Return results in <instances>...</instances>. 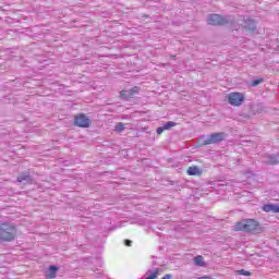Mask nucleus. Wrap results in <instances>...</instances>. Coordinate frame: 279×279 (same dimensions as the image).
Returning <instances> with one entry per match:
<instances>
[{"instance_id":"nucleus-1","label":"nucleus","mask_w":279,"mask_h":279,"mask_svg":"<svg viewBox=\"0 0 279 279\" xmlns=\"http://www.w3.org/2000/svg\"><path fill=\"white\" fill-rule=\"evenodd\" d=\"M235 232H246L250 234H263L265 228L259 225L255 219H243L234 226Z\"/></svg>"},{"instance_id":"nucleus-2","label":"nucleus","mask_w":279,"mask_h":279,"mask_svg":"<svg viewBox=\"0 0 279 279\" xmlns=\"http://www.w3.org/2000/svg\"><path fill=\"white\" fill-rule=\"evenodd\" d=\"M207 23L213 26L232 25L234 19L230 15L209 14L207 16Z\"/></svg>"},{"instance_id":"nucleus-3","label":"nucleus","mask_w":279,"mask_h":279,"mask_svg":"<svg viewBox=\"0 0 279 279\" xmlns=\"http://www.w3.org/2000/svg\"><path fill=\"white\" fill-rule=\"evenodd\" d=\"M16 239V228L10 223L0 225V241L10 242Z\"/></svg>"},{"instance_id":"nucleus-4","label":"nucleus","mask_w":279,"mask_h":279,"mask_svg":"<svg viewBox=\"0 0 279 279\" xmlns=\"http://www.w3.org/2000/svg\"><path fill=\"white\" fill-rule=\"evenodd\" d=\"M226 138L225 132L211 133L209 135H203L199 140L202 147L206 145H217Z\"/></svg>"},{"instance_id":"nucleus-5","label":"nucleus","mask_w":279,"mask_h":279,"mask_svg":"<svg viewBox=\"0 0 279 279\" xmlns=\"http://www.w3.org/2000/svg\"><path fill=\"white\" fill-rule=\"evenodd\" d=\"M228 101L230 106H235V107L242 106L243 102L245 101V95L239 92L230 93L228 95Z\"/></svg>"},{"instance_id":"nucleus-6","label":"nucleus","mask_w":279,"mask_h":279,"mask_svg":"<svg viewBox=\"0 0 279 279\" xmlns=\"http://www.w3.org/2000/svg\"><path fill=\"white\" fill-rule=\"evenodd\" d=\"M75 128H90V118L84 113H78L74 117Z\"/></svg>"},{"instance_id":"nucleus-7","label":"nucleus","mask_w":279,"mask_h":279,"mask_svg":"<svg viewBox=\"0 0 279 279\" xmlns=\"http://www.w3.org/2000/svg\"><path fill=\"white\" fill-rule=\"evenodd\" d=\"M134 95H138V87L136 86L128 90H121L120 99H123L124 101H130V99H132Z\"/></svg>"},{"instance_id":"nucleus-8","label":"nucleus","mask_w":279,"mask_h":279,"mask_svg":"<svg viewBox=\"0 0 279 279\" xmlns=\"http://www.w3.org/2000/svg\"><path fill=\"white\" fill-rule=\"evenodd\" d=\"M16 182L21 184H34V177L29 173V171H24L16 178Z\"/></svg>"},{"instance_id":"nucleus-9","label":"nucleus","mask_w":279,"mask_h":279,"mask_svg":"<svg viewBox=\"0 0 279 279\" xmlns=\"http://www.w3.org/2000/svg\"><path fill=\"white\" fill-rule=\"evenodd\" d=\"M279 155L278 154H267L263 157V161L266 163V165H279Z\"/></svg>"},{"instance_id":"nucleus-10","label":"nucleus","mask_w":279,"mask_h":279,"mask_svg":"<svg viewBox=\"0 0 279 279\" xmlns=\"http://www.w3.org/2000/svg\"><path fill=\"white\" fill-rule=\"evenodd\" d=\"M244 29L247 32H256V22L252 19L244 20Z\"/></svg>"},{"instance_id":"nucleus-11","label":"nucleus","mask_w":279,"mask_h":279,"mask_svg":"<svg viewBox=\"0 0 279 279\" xmlns=\"http://www.w3.org/2000/svg\"><path fill=\"white\" fill-rule=\"evenodd\" d=\"M187 175H202V173H204V171L202 169H199V167L197 166H192L189 167L186 170Z\"/></svg>"},{"instance_id":"nucleus-12","label":"nucleus","mask_w":279,"mask_h":279,"mask_svg":"<svg viewBox=\"0 0 279 279\" xmlns=\"http://www.w3.org/2000/svg\"><path fill=\"white\" fill-rule=\"evenodd\" d=\"M58 274V266L51 265L48 268L47 278H56V275Z\"/></svg>"},{"instance_id":"nucleus-13","label":"nucleus","mask_w":279,"mask_h":279,"mask_svg":"<svg viewBox=\"0 0 279 279\" xmlns=\"http://www.w3.org/2000/svg\"><path fill=\"white\" fill-rule=\"evenodd\" d=\"M194 264L196 267H206V262H204V256L202 255L194 257Z\"/></svg>"},{"instance_id":"nucleus-14","label":"nucleus","mask_w":279,"mask_h":279,"mask_svg":"<svg viewBox=\"0 0 279 279\" xmlns=\"http://www.w3.org/2000/svg\"><path fill=\"white\" fill-rule=\"evenodd\" d=\"M178 125V123L173 122V121H168L163 124V129L165 130H171V128H175Z\"/></svg>"},{"instance_id":"nucleus-15","label":"nucleus","mask_w":279,"mask_h":279,"mask_svg":"<svg viewBox=\"0 0 279 279\" xmlns=\"http://www.w3.org/2000/svg\"><path fill=\"white\" fill-rule=\"evenodd\" d=\"M125 130V124H123V122H119L118 124H116V132H118V134H121V132H123Z\"/></svg>"},{"instance_id":"nucleus-16","label":"nucleus","mask_w":279,"mask_h":279,"mask_svg":"<svg viewBox=\"0 0 279 279\" xmlns=\"http://www.w3.org/2000/svg\"><path fill=\"white\" fill-rule=\"evenodd\" d=\"M263 82H265L264 78H256V80H253V81L251 82V86L256 87V86L263 84Z\"/></svg>"},{"instance_id":"nucleus-17","label":"nucleus","mask_w":279,"mask_h":279,"mask_svg":"<svg viewBox=\"0 0 279 279\" xmlns=\"http://www.w3.org/2000/svg\"><path fill=\"white\" fill-rule=\"evenodd\" d=\"M239 276H252V272L250 270L240 269L236 271Z\"/></svg>"},{"instance_id":"nucleus-18","label":"nucleus","mask_w":279,"mask_h":279,"mask_svg":"<svg viewBox=\"0 0 279 279\" xmlns=\"http://www.w3.org/2000/svg\"><path fill=\"white\" fill-rule=\"evenodd\" d=\"M165 126H159V128H157V134L158 135H160V134H162V132H165Z\"/></svg>"},{"instance_id":"nucleus-19","label":"nucleus","mask_w":279,"mask_h":279,"mask_svg":"<svg viewBox=\"0 0 279 279\" xmlns=\"http://www.w3.org/2000/svg\"><path fill=\"white\" fill-rule=\"evenodd\" d=\"M124 244L126 245V247H131L132 246V241L131 240H125Z\"/></svg>"},{"instance_id":"nucleus-20","label":"nucleus","mask_w":279,"mask_h":279,"mask_svg":"<svg viewBox=\"0 0 279 279\" xmlns=\"http://www.w3.org/2000/svg\"><path fill=\"white\" fill-rule=\"evenodd\" d=\"M199 279H213V278H210L208 276H204V277H201Z\"/></svg>"},{"instance_id":"nucleus-21","label":"nucleus","mask_w":279,"mask_h":279,"mask_svg":"<svg viewBox=\"0 0 279 279\" xmlns=\"http://www.w3.org/2000/svg\"><path fill=\"white\" fill-rule=\"evenodd\" d=\"M144 19H149V15H147V14H144V15H142Z\"/></svg>"}]
</instances>
